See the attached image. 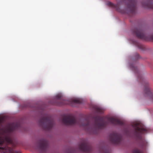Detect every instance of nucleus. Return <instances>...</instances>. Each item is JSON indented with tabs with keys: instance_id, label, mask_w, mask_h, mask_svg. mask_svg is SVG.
Wrapping results in <instances>:
<instances>
[{
	"instance_id": "f257e3e1",
	"label": "nucleus",
	"mask_w": 153,
	"mask_h": 153,
	"mask_svg": "<svg viewBox=\"0 0 153 153\" xmlns=\"http://www.w3.org/2000/svg\"><path fill=\"white\" fill-rule=\"evenodd\" d=\"M94 127L98 129L105 128L109 123L114 125H123V123L121 121L113 117L97 116L94 118Z\"/></svg>"
},
{
	"instance_id": "f03ea898",
	"label": "nucleus",
	"mask_w": 153,
	"mask_h": 153,
	"mask_svg": "<svg viewBox=\"0 0 153 153\" xmlns=\"http://www.w3.org/2000/svg\"><path fill=\"white\" fill-rule=\"evenodd\" d=\"M62 120V123L66 125L77 124L80 126L84 128L87 131H89L92 129L90 122L87 119L82 121L81 120L76 119L74 116L68 115L64 116Z\"/></svg>"
},
{
	"instance_id": "7ed1b4c3",
	"label": "nucleus",
	"mask_w": 153,
	"mask_h": 153,
	"mask_svg": "<svg viewBox=\"0 0 153 153\" xmlns=\"http://www.w3.org/2000/svg\"><path fill=\"white\" fill-rule=\"evenodd\" d=\"M134 128V134L137 140H138L139 145L142 148L145 147L147 143L142 136L141 133L146 132L147 129L144 126L140 123H136L132 125Z\"/></svg>"
},
{
	"instance_id": "20e7f679",
	"label": "nucleus",
	"mask_w": 153,
	"mask_h": 153,
	"mask_svg": "<svg viewBox=\"0 0 153 153\" xmlns=\"http://www.w3.org/2000/svg\"><path fill=\"white\" fill-rule=\"evenodd\" d=\"M39 125L45 130H49L53 127L54 121L51 117L48 114L43 115L39 121Z\"/></svg>"
},
{
	"instance_id": "39448f33",
	"label": "nucleus",
	"mask_w": 153,
	"mask_h": 153,
	"mask_svg": "<svg viewBox=\"0 0 153 153\" xmlns=\"http://www.w3.org/2000/svg\"><path fill=\"white\" fill-rule=\"evenodd\" d=\"M62 96L60 94H58L56 96V98L59 100L60 102L57 104L59 105H63L65 104H68L71 103L80 104L82 103L80 100L78 98H74L71 99L69 101L66 100L62 99Z\"/></svg>"
},
{
	"instance_id": "423d86ee",
	"label": "nucleus",
	"mask_w": 153,
	"mask_h": 153,
	"mask_svg": "<svg viewBox=\"0 0 153 153\" xmlns=\"http://www.w3.org/2000/svg\"><path fill=\"white\" fill-rule=\"evenodd\" d=\"M48 146V141L44 139H41L38 142L36 149L41 153H43L47 150Z\"/></svg>"
},
{
	"instance_id": "0eeeda50",
	"label": "nucleus",
	"mask_w": 153,
	"mask_h": 153,
	"mask_svg": "<svg viewBox=\"0 0 153 153\" xmlns=\"http://www.w3.org/2000/svg\"><path fill=\"white\" fill-rule=\"evenodd\" d=\"M109 139L110 142L112 143L118 144L121 140V136L119 134L113 132L109 135Z\"/></svg>"
},
{
	"instance_id": "6e6552de",
	"label": "nucleus",
	"mask_w": 153,
	"mask_h": 153,
	"mask_svg": "<svg viewBox=\"0 0 153 153\" xmlns=\"http://www.w3.org/2000/svg\"><path fill=\"white\" fill-rule=\"evenodd\" d=\"M127 1L126 5L129 12L132 14L135 12L137 0H124Z\"/></svg>"
},
{
	"instance_id": "1a4fd4ad",
	"label": "nucleus",
	"mask_w": 153,
	"mask_h": 153,
	"mask_svg": "<svg viewBox=\"0 0 153 153\" xmlns=\"http://www.w3.org/2000/svg\"><path fill=\"white\" fill-rule=\"evenodd\" d=\"M79 149L82 151L89 152L91 150V147L88 143L84 141L79 146Z\"/></svg>"
},
{
	"instance_id": "9d476101",
	"label": "nucleus",
	"mask_w": 153,
	"mask_h": 153,
	"mask_svg": "<svg viewBox=\"0 0 153 153\" xmlns=\"http://www.w3.org/2000/svg\"><path fill=\"white\" fill-rule=\"evenodd\" d=\"M134 34L138 38L144 39L146 37L143 31L140 29L135 28L133 30Z\"/></svg>"
},
{
	"instance_id": "9b49d317",
	"label": "nucleus",
	"mask_w": 153,
	"mask_h": 153,
	"mask_svg": "<svg viewBox=\"0 0 153 153\" xmlns=\"http://www.w3.org/2000/svg\"><path fill=\"white\" fill-rule=\"evenodd\" d=\"M123 2L121 1L117 3L116 4H114L111 2H108L107 3L108 5L111 7L115 8L118 12H120L123 13H125V12L123 11L120 9V4H122Z\"/></svg>"
},
{
	"instance_id": "f8f14e48",
	"label": "nucleus",
	"mask_w": 153,
	"mask_h": 153,
	"mask_svg": "<svg viewBox=\"0 0 153 153\" xmlns=\"http://www.w3.org/2000/svg\"><path fill=\"white\" fill-rule=\"evenodd\" d=\"M142 6L146 8L153 9V0H146L143 1L142 3Z\"/></svg>"
},
{
	"instance_id": "ddd939ff",
	"label": "nucleus",
	"mask_w": 153,
	"mask_h": 153,
	"mask_svg": "<svg viewBox=\"0 0 153 153\" xmlns=\"http://www.w3.org/2000/svg\"><path fill=\"white\" fill-rule=\"evenodd\" d=\"M144 92L145 94L149 96L152 101L153 102V93L147 83L145 86Z\"/></svg>"
},
{
	"instance_id": "4468645a",
	"label": "nucleus",
	"mask_w": 153,
	"mask_h": 153,
	"mask_svg": "<svg viewBox=\"0 0 153 153\" xmlns=\"http://www.w3.org/2000/svg\"><path fill=\"white\" fill-rule=\"evenodd\" d=\"M20 127V125L19 123H13L8 128L10 132H13L15 130L18 129Z\"/></svg>"
},
{
	"instance_id": "2eb2a0df",
	"label": "nucleus",
	"mask_w": 153,
	"mask_h": 153,
	"mask_svg": "<svg viewBox=\"0 0 153 153\" xmlns=\"http://www.w3.org/2000/svg\"><path fill=\"white\" fill-rule=\"evenodd\" d=\"M96 111L98 113H102L103 112V109L101 108L96 107L95 108Z\"/></svg>"
},
{
	"instance_id": "dca6fc26",
	"label": "nucleus",
	"mask_w": 153,
	"mask_h": 153,
	"mask_svg": "<svg viewBox=\"0 0 153 153\" xmlns=\"http://www.w3.org/2000/svg\"><path fill=\"white\" fill-rule=\"evenodd\" d=\"M6 141L9 143L12 144L13 141L12 139L10 137H7L5 138Z\"/></svg>"
},
{
	"instance_id": "f3484780",
	"label": "nucleus",
	"mask_w": 153,
	"mask_h": 153,
	"mask_svg": "<svg viewBox=\"0 0 153 153\" xmlns=\"http://www.w3.org/2000/svg\"><path fill=\"white\" fill-rule=\"evenodd\" d=\"M0 151H1L0 153H7V148L5 147H1L0 148Z\"/></svg>"
},
{
	"instance_id": "a211bd4d",
	"label": "nucleus",
	"mask_w": 153,
	"mask_h": 153,
	"mask_svg": "<svg viewBox=\"0 0 153 153\" xmlns=\"http://www.w3.org/2000/svg\"><path fill=\"white\" fill-rule=\"evenodd\" d=\"M133 153H143L142 151L137 149H134L133 151Z\"/></svg>"
},
{
	"instance_id": "6ab92c4d",
	"label": "nucleus",
	"mask_w": 153,
	"mask_h": 153,
	"mask_svg": "<svg viewBox=\"0 0 153 153\" xmlns=\"http://www.w3.org/2000/svg\"><path fill=\"white\" fill-rule=\"evenodd\" d=\"M139 47L140 48H141V49H143V45H139Z\"/></svg>"
},
{
	"instance_id": "aec40b11",
	"label": "nucleus",
	"mask_w": 153,
	"mask_h": 153,
	"mask_svg": "<svg viewBox=\"0 0 153 153\" xmlns=\"http://www.w3.org/2000/svg\"><path fill=\"white\" fill-rule=\"evenodd\" d=\"M136 55L137 56V57H136L137 59H138L139 58V55L138 53H136Z\"/></svg>"
},
{
	"instance_id": "412c9836",
	"label": "nucleus",
	"mask_w": 153,
	"mask_h": 153,
	"mask_svg": "<svg viewBox=\"0 0 153 153\" xmlns=\"http://www.w3.org/2000/svg\"><path fill=\"white\" fill-rule=\"evenodd\" d=\"M151 38L153 40V35L152 36Z\"/></svg>"
}]
</instances>
